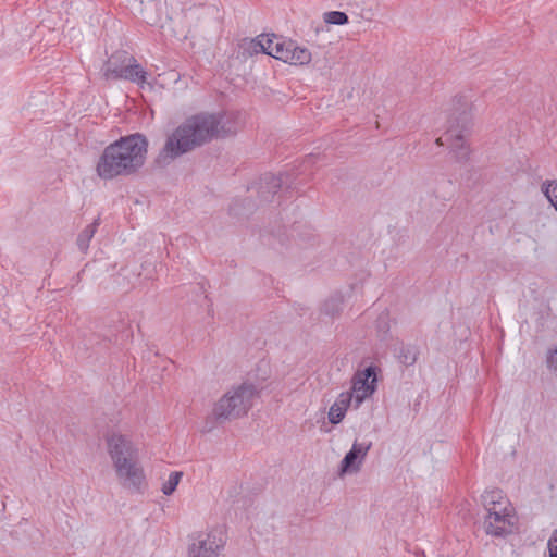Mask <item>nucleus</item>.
<instances>
[{
    "label": "nucleus",
    "instance_id": "nucleus-1",
    "mask_svg": "<svg viewBox=\"0 0 557 557\" xmlns=\"http://www.w3.org/2000/svg\"><path fill=\"white\" fill-rule=\"evenodd\" d=\"M236 115L227 112H202L187 117L168 137L157 162L169 164L178 157L213 139L226 138L237 133Z\"/></svg>",
    "mask_w": 557,
    "mask_h": 557
},
{
    "label": "nucleus",
    "instance_id": "nucleus-2",
    "mask_svg": "<svg viewBox=\"0 0 557 557\" xmlns=\"http://www.w3.org/2000/svg\"><path fill=\"white\" fill-rule=\"evenodd\" d=\"M148 140L140 133L131 134L110 144L102 151L96 172L102 180L136 173L145 163Z\"/></svg>",
    "mask_w": 557,
    "mask_h": 557
},
{
    "label": "nucleus",
    "instance_id": "nucleus-3",
    "mask_svg": "<svg viewBox=\"0 0 557 557\" xmlns=\"http://www.w3.org/2000/svg\"><path fill=\"white\" fill-rule=\"evenodd\" d=\"M257 394L256 387L249 383L230 389L215 403L212 418L216 423H224L247 414Z\"/></svg>",
    "mask_w": 557,
    "mask_h": 557
},
{
    "label": "nucleus",
    "instance_id": "nucleus-4",
    "mask_svg": "<svg viewBox=\"0 0 557 557\" xmlns=\"http://www.w3.org/2000/svg\"><path fill=\"white\" fill-rule=\"evenodd\" d=\"M471 127V115L467 109H462L458 114H453L448 120V126L445 134L436 139V145H448L450 152L457 162L465 163L470 154V149L466 145L465 136Z\"/></svg>",
    "mask_w": 557,
    "mask_h": 557
},
{
    "label": "nucleus",
    "instance_id": "nucleus-5",
    "mask_svg": "<svg viewBox=\"0 0 557 557\" xmlns=\"http://www.w3.org/2000/svg\"><path fill=\"white\" fill-rule=\"evenodd\" d=\"M113 468L119 483L122 487L140 493L145 485V472L139 461V456L131 461L123 458L122 461L113 462Z\"/></svg>",
    "mask_w": 557,
    "mask_h": 557
},
{
    "label": "nucleus",
    "instance_id": "nucleus-6",
    "mask_svg": "<svg viewBox=\"0 0 557 557\" xmlns=\"http://www.w3.org/2000/svg\"><path fill=\"white\" fill-rule=\"evenodd\" d=\"M226 537L221 530H211L208 533L199 534L189 545V557H219L224 548Z\"/></svg>",
    "mask_w": 557,
    "mask_h": 557
},
{
    "label": "nucleus",
    "instance_id": "nucleus-7",
    "mask_svg": "<svg viewBox=\"0 0 557 557\" xmlns=\"http://www.w3.org/2000/svg\"><path fill=\"white\" fill-rule=\"evenodd\" d=\"M376 382V368L373 366H369L354 375L351 391L348 393L351 395L355 409H358L362 401L375 392Z\"/></svg>",
    "mask_w": 557,
    "mask_h": 557
},
{
    "label": "nucleus",
    "instance_id": "nucleus-8",
    "mask_svg": "<svg viewBox=\"0 0 557 557\" xmlns=\"http://www.w3.org/2000/svg\"><path fill=\"white\" fill-rule=\"evenodd\" d=\"M486 511L487 515L484 520V528L487 534L505 536L512 532L516 518L511 513V509H508L507 507H487Z\"/></svg>",
    "mask_w": 557,
    "mask_h": 557
},
{
    "label": "nucleus",
    "instance_id": "nucleus-9",
    "mask_svg": "<svg viewBox=\"0 0 557 557\" xmlns=\"http://www.w3.org/2000/svg\"><path fill=\"white\" fill-rule=\"evenodd\" d=\"M114 60L107 61L103 65V75L107 79H126L141 85L146 83L147 72L137 63L127 61L125 65L115 66Z\"/></svg>",
    "mask_w": 557,
    "mask_h": 557
},
{
    "label": "nucleus",
    "instance_id": "nucleus-10",
    "mask_svg": "<svg viewBox=\"0 0 557 557\" xmlns=\"http://www.w3.org/2000/svg\"><path fill=\"white\" fill-rule=\"evenodd\" d=\"M106 442L112 463L122 461L123 458L131 461L139 456L137 446L126 435L112 433L107 436Z\"/></svg>",
    "mask_w": 557,
    "mask_h": 557
},
{
    "label": "nucleus",
    "instance_id": "nucleus-11",
    "mask_svg": "<svg viewBox=\"0 0 557 557\" xmlns=\"http://www.w3.org/2000/svg\"><path fill=\"white\" fill-rule=\"evenodd\" d=\"M371 442L359 443L355 441L350 450L345 455L339 466V474L345 473H357L361 469V466L371 449Z\"/></svg>",
    "mask_w": 557,
    "mask_h": 557
},
{
    "label": "nucleus",
    "instance_id": "nucleus-12",
    "mask_svg": "<svg viewBox=\"0 0 557 557\" xmlns=\"http://www.w3.org/2000/svg\"><path fill=\"white\" fill-rule=\"evenodd\" d=\"M287 174L274 175L272 173H265L260 177L258 186V195L261 201H271L274 195L282 188V186L288 181Z\"/></svg>",
    "mask_w": 557,
    "mask_h": 557
},
{
    "label": "nucleus",
    "instance_id": "nucleus-13",
    "mask_svg": "<svg viewBox=\"0 0 557 557\" xmlns=\"http://www.w3.org/2000/svg\"><path fill=\"white\" fill-rule=\"evenodd\" d=\"M351 404V395L349 393H341L329 410V421L332 424L341 423Z\"/></svg>",
    "mask_w": 557,
    "mask_h": 557
},
{
    "label": "nucleus",
    "instance_id": "nucleus-14",
    "mask_svg": "<svg viewBox=\"0 0 557 557\" xmlns=\"http://www.w3.org/2000/svg\"><path fill=\"white\" fill-rule=\"evenodd\" d=\"M100 225V218L94 220L92 223L87 225L77 236L76 245L83 253H86L89 248V243L95 236L98 226Z\"/></svg>",
    "mask_w": 557,
    "mask_h": 557
},
{
    "label": "nucleus",
    "instance_id": "nucleus-15",
    "mask_svg": "<svg viewBox=\"0 0 557 557\" xmlns=\"http://www.w3.org/2000/svg\"><path fill=\"white\" fill-rule=\"evenodd\" d=\"M293 47H294L293 40H286L284 38H276V41L274 45V54L272 55V58H275L285 63H288Z\"/></svg>",
    "mask_w": 557,
    "mask_h": 557
},
{
    "label": "nucleus",
    "instance_id": "nucleus-16",
    "mask_svg": "<svg viewBox=\"0 0 557 557\" xmlns=\"http://www.w3.org/2000/svg\"><path fill=\"white\" fill-rule=\"evenodd\" d=\"M343 296L341 295H333L330 298H327L324 304L322 305V313L325 315H329L331 318H334L338 315L343 310Z\"/></svg>",
    "mask_w": 557,
    "mask_h": 557
},
{
    "label": "nucleus",
    "instance_id": "nucleus-17",
    "mask_svg": "<svg viewBox=\"0 0 557 557\" xmlns=\"http://www.w3.org/2000/svg\"><path fill=\"white\" fill-rule=\"evenodd\" d=\"M310 61L311 52L307 48L300 47L294 41V47L292 48V53L288 63L293 65H305L308 64Z\"/></svg>",
    "mask_w": 557,
    "mask_h": 557
},
{
    "label": "nucleus",
    "instance_id": "nucleus-18",
    "mask_svg": "<svg viewBox=\"0 0 557 557\" xmlns=\"http://www.w3.org/2000/svg\"><path fill=\"white\" fill-rule=\"evenodd\" d=\"M482 503L487 510V507L502 508L503 505V492L499 490L485 491L482 496Z\"/></svg>",
    "mask_w": 557,
    "mask_h": 557
},
{
    "label": "nucleus",
    "instance_id": "nucleus-19",
    "mask_svg": "<svg viewBox=\"0 0 557 557\" xmlns=\"http://www.w3.org/2000/svg\"><path fill=\"white\" fill-rule=\"evenodd\" d=\"M262 38L257 36L253 39L245 38L240 42V49L243 50V54L247 57H252L253 54L262 53Z\"/></svg>",
    "mask_w": 557,
    "mask_h": 557
},
{
    "label": "nucleus",
    "instance_id": "nucleus-20",
    "mask_svg": "<svg viewBox=\"0 0 557 557\" xmlns=\"http://www.w3.org/2000/svg\"><path fill=\"white\" fill-rule=\"evenodd\" d=\"M418 348L412 345L401 346L398 352L399 361L405 366H412L418 358Z\"/></svg>",
    "mask_w": 557,
    "mask_h": 557
},
{
    "label": "nucleus",
    "instance_id": "nucleus-21",
    "mask_svg": "<svg viewBox=\"0 0 557 557\" xmlns=\"http://www.w3.org/2000/svg\"><path fill=\"white\" fill-rule=\"evenodd\" d=\"M324 22L332 25H345L349 18L345 12L342 11H330L323 15Z\"/></svg>",
    "mask_w": 557,
    "mask_h": 557
},
{
    "label": "nucleus",
    "instance_id": "nucleus-22",
    "mask_svg": "<svg viewBox=\"0 0 557 557\" xmlns=\"http://www.w3.org/2000/svg\"><path fill=\"white\" fill-rule=\"evenodd\" d=\"M545 197L557 210V181H546L542 185Z\"/></svg>",
    "mask_w": 557,
    "mask_h": 557
},
{
    "label": "nucleus",
    "instance_id": "nucleus-23",
    "mask_svg": "<svg viewBox=\"0 0 557 557\" xmlns=\"http://www.w3.org/2000/svg\"><path fill=\"white\" fill-rule=\"evenodd\" d=\"M183 473L180 471L172 472L169 479L162 485V492L164 495H171L176 490Z\"/></svg>",
    "mask_w": 557,
    "mask_h": 557
},
{
    "label": "nucleus",
    "instance_id": "nucleus-24",
    "mask_svg": "<svg viewBox=\"0 0 557 557\" xmlns=\"http://www.w3.org/2000/svg\"><path fill=\"white\" fill-rule=\"evenodd\" d=\"M260 38H262V53L268 54L272 57L274 54V45L276 41V38H278L276 35L272 34L270 35H259Z\"/></svg>",
    "mask_w": 557,
    "mask_h": 557
},
{
    "label": "nucleus",
    "instance_id": "nucleus-25",
    "mask_svg": "<svg viewBox=\"0 0 557 557\" xmlns=\"http://www.w3.org/2000/svg\"><path fill=\"white\" fill-rule=\"evenodd\" d=\"M111 60H114V65L115 66H121V65H125V63L127 61H132V62H135V58L129 55L126 51H117L115 52L114 54H112L108 61H111Z\"/></svg>",
    "mask_w": 557,
    "mask_h": 557
},
{
    "label": "nucleus",
    "instance_id": "nucleus-26",
    "mask_svg": "<svg viewBox=\"0 0 557 557\" xmlns=\"http://www.w3.org/2000/svg\"><path fill=\"white\" fill-rule=\"evenodd\" d=\"M546 366L552 371H557V347L547 352Z\"/></svg>",
    "mask_w": 557,
    "mask_h": 557
},
{
    "label": "nucleus",
    "instance_id": "nucleus-27",
    "mask_svg": "<svg viewBox=\"0 0 557 557\" xmlns=\"http://www.w3.org/2000/svg\"><path fill=\"white\" fill-rule=\"evenodd\" d=\"M547 549L549 557H557V530L553 531L547 543Z\"/></svg>",
    "mask_w": 557,
    "mask_h": 557
},
{
    "label": "nucleus",
    "instance_id": "nucleus-28",
    "mask_svg": "<svg viewBox=\"0 0 557 557\" xmlns=\"http://www.w3.org/2000/svg\"><path fill=\"white\" fill-rule=\"evenodd\" d=\"M313 159H314V157H313V156H309L306 162H307V163H310V162H312V161H313Z\"/></svg>",
    "mask_w": 557,
    "mask_h": 557
},
{
    "label": "nucleus",
    "instance_id": "nucleus-29",
    "mask_svg": "<svg viewBox=\"0 0 557 557\" xmlns=\"http://www.w3.org/2000/svg\"><path fill=\"white\" fill-rule=\"evenodd\" d=\"M213 429V425H210L206 429V431H211Z\"/></svg>",
    "mask_w": 557,
    "mask_h": 557
}]
</instances>
